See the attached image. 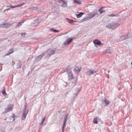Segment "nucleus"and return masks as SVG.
Returning <instances> with one entry per match:
<instances>
[{
  "label": "nucleus",
  "mask_w": 132,
  "mask_h": 132,
  "mask_svg": "<svg viewBox=\"0 0 132 132\" xmlns=\"http://www.w3.org/2000/svg\"><path fill=\"white\" fill-rule=\"evenodd\" d=\"M70 69L69 68L67 70V72H69V73H68V79L70 80H71L72 79H73V74L72 73V72L70 71Z\"/></svg>",
  "instance_id": "f257e3e1"
},
{
  "label": "nucleus",
  "mask_w": 132,
  "mask_h": 132,
  "mask_svg": "<svg viewBox=\"0 0 132 132\" xmlns=\"http://www.w3.org/2000/svg\"><path fill=\"white\" fill-rule=\"evenodd\" d=\"M13 105H9L7 108L6 109V112H9L12 110Z\"/></svg>",
  "instance_id": "f03ea898"
},
{
  "label": "nucleus",
  "mask_w": 132,
  "mask_h": 132,
  "mask_svg": "<svg viewBox=\"0 0 132 132\" xmlns=\"http://www.w3.org/2000/svg\"><path fill=\"white\" fill-rule=\"evenodd\" d=\"M93 43L95 44L98 45H100L101 44V42L98 39H95L93 41Z\"/></svg>",
  "instance_id": "7ed1b4c3"
},
{
  "label": "nucleus",
  "mask_w": 132,
  "mask_h": 132,
  "mask_svg": "<svg viewBox=\"0 0 132 132\" xmlns=\"http://www.w3.org/2000/svg\"><path fill=\"white\" fill-rule=\"evenodd\" d=\"M103 103L105 104V106H107L109 105L110 103V102L108 101L107 99H105L104 100L102 101Z\"/></svg>",
  "instance_id": "20e7f679"
},
{
  "label": "nucleus",
  "mask_w": 132,
  "mask_h": 132,
  "mask_svg": "<svg viewBox=\"0 0 132 132\" xmlns=\"http://www.w3.org/2000/svg\"><path fill=\"white\" fill-rule=\"evenodd\" d=\"M107 27L108 28H109L114 29L116 28L117 27V26H114V25L109 24V25L107 26Z\"/></svg>",
  "instance_id": "39448f33"
},
{
  "label": "nucleus",
  "mask_w": 132,
  "mask_h": 132,
  "mask_svg": "<svg viewBox=\"0 0 132 132\" xmlns=\"http://www.w3.org/2000/svg\"><path fill=\"white\" fill-rule=\"evenodd\" d=\"M81 67H76L75 68L74 70L75 72L76 73H78L81 70Z\"/></svg>",
  "instance_id": "423d86ee"
},
{
  "label": "nucleus",
  "mask_w": 132,
  "mask_h": 132,
  "mask_svg": "<svg viewBox=\"0 0 132 132\" xmlns=\"http://www.w3.org/2000/svg\"><path fill=\"white\" fill-rule=\"evenodd\" d=\"M0 26L2 28H7L9 27V24L7 23L1 24Z\"/></svg>",
  "instance_id": "0eeeda50"
},
{
  "label": "nucleus",
  "mask_w": 132,
  "mask_h": 132,
  "mask_svg": "<svg viewBox=\"0 0 132 132\" xmlns=\"http://www.w3.org/2000/svg\"><path fill=\"white\" fill-rule=\"evenodd\" d=\"M24 4V3H23L21 4L18 5H17L15 6H13L12 5H10V6H9V7H10L9 8H15L16 7H19V6H22V5H23Z\"/></svg>",
  "instance_id": "6e6552de"
},
{
  "label": "nucleus",
  "mask_w": 132,
  "mask_h": 132,
  "mask_svg": "<svg viewBox=\"0 0 132 132\" xmlns=\"http://www.w3.org/2000/svg\"><path fill=\"white\" fill-rule=\"evenodd\" d=\"M72 39H68V40H67V41L66 42H65L64 44L65 45H67L69 44L72 41Z\"/></svg>",
  "instance_id": "1a4fd4ad"
},
{
  "label": "nucleus",
  "mask_w": 132,
  "mask_h": 132,
  "mask_svg": "<svg viewBox=\"0 0 132 132\" xmlns=\"http://www.w3.org/2000/svg\"><path fill=\"white\" fill-rule=\"evenodd\" d=\"M98 11L101 14L102 13L105 12V10L103 9V7H101L98 10Z\"/></svg>",
  "instance_id": "9d476101"
},
{
  "label": "nucleus",
  "mask_w": 132,
  "mask_h": 132,
  "mask_svg": "<svg viewBox=\"0 0 132 132\" xmlns=\"http://www.w3.org/2000/svg\"><path fill=\"white\" fill-rule=\"evenodd\" d=\"M97 14V12H93L92 13L90 14V18H92L94 17L95 15Z\"/></svg>",
  "instance_id": "9b49d317"
},
{
  "label": "nucleus",
  "mask_w": 132,
  "mask_h": 132,
  "mask_svg": "<svg viewBox=\"0 0 132 132\" xmlns=\"http://www.w3.org/2000/svg\"><path fill=\"white\" fill-rule=\"evenodd\" d=\"M73 2L79 5L81 4L80 1L79 0H73Z\"/></svg>",
  "instance_id": "f8f14e48"
},
{
  "label": "nucleus",
  "mask_w": 132,
  "mask_h": 132,
  "mask_svg": "<svg viewBox=\"0 0 132 132\" xmlns=\"http://www.w3.org/2000/svg\"><path fill=\"white\" fill-rule=\"evenodd\" d=\"M94 73V72L93 71L90 70H89V71L87 72V74L89 75H90Z\"/></svg>",
  "instance_id": "ddd939ff"
},
{
  "label": "nucleus",
  "mask_w": 132,
  "mask_h": 132,
  "mask_svg": "<svg viewBox=\"0 0 132 132\" xmlns=\"http://www.w3.org/2000/svg\"><path fill=\"white\" fill-rule=\"evenodd\" d=\"M84 14L82 12H80L79 14L77 15V17L78 18H79L82 15Z\"/></svg>",
  "instance_id": "4468645a"
},
{
  "label": "nucleus",
  "mask_w": 132,
  "mask_h": 132,
  "mask_svg": "<svg viewBox=\"0 0 132 132\" xmlns=\"http://www.w3.org/2000/svg\"><path fill=\"white\" fill-rule=\"evenodd\" d=\"M67 119H64V123L63 125V129H62V131L63 132L64 130V126L65 125V123L67 121Z\"/></svg>",
  "instance_id": "2eb2a0df"
},
{
  "label": "nucleus",
  "mask_w": 132,
  "mask_h": 132,
  "mask_svg": "<svg viewBox=\"0 0 132 132\" xmlns=\"http://www.w3.org/2000/svg\"><path fill=\"white\" fill-rule=\"evenodd\" d=\"M98 118L96 117L95 118H94L93 123L95 124H97V119Z\"/></svg>",
  "instance_id": "dca6fc26"
},
{
  "label": "nucleus",
  "mask_w": 132,
  "mask_h": 132,
  "mask_svg": "<svg viewBox=\"0 0 132 132\" xmlns=\"http://www.w3.org/2000/svg\"><path fill=\"white\" fill-rule=\"evenodd\" d=\"M55 51L53 50H51V52L49 53V55L50 56L51 55L53 54L54 53Z\"/></svg>",
  "instance_id": "f3484780"
},
{
  "label": "nucleus",
  "mask_w": 132,
  "mask_h": 132,
  "mask_svg": "<svg viewBox=\"0 0 132 132\" xmlns=\"http://www.w3.org/2000/svg\"><path fill=\"white\" fill-rule=\"evenodd\" d=\"M66 20H67V21L68 22H69L71 23L73 21L70 19H67Z\"/></svg>",
  "instance_id": "a211bd4d"
},
{
  "label": "nucleus",
  "mask_w": 132,
  "mask_h": 132,
  "mask_svg": "<svg viewBox=\"0 0 132 132\" xmlns=\"http://www.w3.org/2000/svg\"><path fill=\"white\" fill-rule=\"evenodd\" d=\"M45 55L44 53H43L39 55L38 57L39 58H42V57L43 56Z\"/></svg>",
  "instance_id": "6ab92c4d"
},
{
  "label": "nucleus",
  "mask_w": 132,
  "mask_h": 132,
  "mask_svg": "<svg viewBox=\"0 0 132 132\" xmlns=\"http://www.w3.org/2000/svg\"><path fill=\"white\" fill-rule=\"evenodd\" d=\"M51 30H52V31H54V32H59V31L58 30H54V28H52L51 29H50Z\"/></svg>",
  "instance_id": "aec40b11"
},
{
  "label": "nucleus",
  "mask_w": 132,
  "mask_h": 132,
  "mask_svg": "<svg viewBox=\"0 0 132 132\" xmlns=\"http://www.w3.org/2000/svg\"><path fill=\"white\" fill-rule=\"evenodd\" d=\"M2 94L4 95H6V93L5 91V89H4V90L3 91Z\"/></svg>",
  "instance_id": "412c9836"
},
{
  "label": "nucleus",
  "mask_w": 132,
  "mask_h": 132,
  "mask_svg": "<svg viewBox=\"0 0 132 132\" xmlns=\"http://www.w3.org/2000/svg\"><path fill=\"white\" fill-rule=\"evenodd\" d=\"M61 1L63 3L65 4H66L67 3V2H66L65 1H64L63 0H61Z\"/></svg>",
  "instance_id": "4be33fe9"
},
{
  "label": "nucleus",
  "mask_w": 132,
  "mask_h": 132,
  "mask_svg": "<svg viewBox=\"0 0 132 132\" xmlns=\"http://www.w3.org/2000/svg\"><path fill=\"white\" fill-rule=\"evenodd\" d=\"M24 113V112H23V117H22V120H24V118H25V114Z\"/></svg>",
  "instance_id": "5701e85b"
},
{
  "label": "nucleus",
  "mask_w": 132,
  "mask_h": 132,
  "mask_svg": "<svg viewBox=\"0 0 132 132\" xmlns=\"http://www.w3.org/2000/svg\"><path fill=\"white\" fill-rule=\"evenodd\" d=\"M45 117L44 118H43V120H42V123L41 125H42L43 124L44 121L45 120Z\"/></svg>",
  "instance_id": "b1692460"
},
{
  "label": "nucleus",
  "mask_w": 132,
  "mask_h": 132,
  "mask_svg": "<svg viewBox=\"0 0 132 132\" xmlns=\"http://www.w3.org/2000/svg\"><path fill=\"white\" fill-rule=\"evenodd\" d=\"M13 52V50L12 49H11L9 52H12L11 54Z\"/></svg>",
  "instance_id": "393cba45"
},
{
  "label": "nucleus",
  "mask_w": 132,
  "mask_h": 132,
  "mask_svg": "<svg viewBox=\"0 0 132 132\" xmlns=\"http://www.w3.org/2000/svg\"><path fill=\"white\" fill-rule=\"evenodd\" d=\"M12 52H9V53L7 54H5V56H7V55H10V54H11V53Z\"/></svg>",
  "instance_id": "a878e982"
},
{
  "label": "nucleus",
  "mask_w": 132,
  "mask_h": 132,
  "mask_svg": "<svg viewBox=\"0 0 132 132\" xmlns=\"http://www.w3.org/2000/svg\"><path fill=\"white\" fill-rule=\"evenodd\" d=\"M24 35H25V34H24V33H22V34H21V36H22L24 37Z\"/></svg>",
  "instance_id": "bb28decb"
},
{
  "label": "nucleus",
  "mask_w": 132,
  "mask_h": 132,
  "mask_svg": "<svg viewBox=\"0 0 132 132\" xmlns=\"http://www.w3.org/2000/svg\"><path fill=\"white\" fill-rule=\"evenodd\" d=\"M12 117L13 118L15 117V114H13L12 115Z\"/></svg>",
  "instance_id": "cd10ccee"
},
{
  "label": "nucleus",
  "mask_w": 132,
  "mask_h": 132,
  "mask_svg": "<svg viewBox=\"0 0 132 132\" xmlns=\"http://www.w3.org/2000/svg\"><path fill=\"white\" fill-rule=\"evenodd\" d=\"M15 64V63L13 61H12V65H14Z\"/></svg>",
  "instance_id": "c85d7f7f"
},
{
  "label": "nucleus",
  "mask_w": 132,
  "mask_h": 132,
  "mask_svg": "<svg viewBox=\"0 0 132 132\" xmlns=\"http://www.w3.org/2000/svg\"><path fill=\"white\" fill-rule=\"evenodd\" d=\"M23 23V22H20L19 23V24H20V23Z\"/></svg>",
  "instance_id": "c756f323"
},
{
  "label": "nucleus",
  "mask_w": 132,
  "mask_h": 132,
  "mask_svg": "<svg viewBox=\"0 0 132 132\" xmlns=\"http://www.w3.org/2000/svg\"><path fill=\"white\" fill-rule=\"evenodd\" d=\"M77 94H76V96H77Z\"/></svg>",
  "instance_id": "7c9ffc66"
},
{
  "label": "nucleus",
  "mask_w": 132,
  "mask_h": 132,
  "mask_svg": "<svg viewBox=\"0 0 132 132\" xmlns=\"http://www.w3.org/2000/svg\"><path fill=\"white\" fill-rule=\"evenodd\" d=\"M131 64L132 65V62L131 63Z\"/></svg>",
  "instance_id": "2f4dec72"
}]
</instances>
